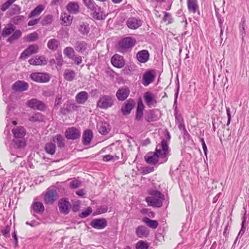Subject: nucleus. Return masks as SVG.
Listing matches in <instances>:
<instances>
[{
    "mask_svg": "<svg viewBox=\"0 0 249 249\" xmlns=\"http://www.w3.org/2000/svg\"><path fill=\"white\" fill-rule=\"evenodd\" d=\"M53 141L54 143L56 142L58 147H62L64 146V139L60 135H56L54 137Z\"/></svg>",
    "mask_w": 249,
    "mask_h": 249,
    "instance_id": "58836bf2",
    "label": "nucleus"
},
{
    "mask_svg": "<svg viewBox=\"0 0 249 249\" xmlns=\"http://www.w3.org/2000/svg\"><path fill=\"white\" fill-rule=\"evenodd\" d=\"M155 72L154 71H149L143 75L142 84L145 86H147L153 82L155 78Z\"/></svg>",
    "mask_w": 249,
    "mask_h": 249,
    "instance_id": "4468645a",
    "label": "nucleus"
},
{
    "mask_svg": "<svg viewBox=\"0 0 249 249\" xmlns=\"http://www.w3.org/2000/svg\"><path fill=\"white\" fill-rule=\"evenodd\" d=\"M27 105L34 109L43 110L45 108V105L41 101L36 99H32L27 103Z\"/></svg>",
    "mask_w": 249,
    "mask_h": 249,
    "instance_id": "6e6552de",
    "label": "nucleus"
},
{
    "mask_svg": "<svg viewBox=\"0 0 249 249\" xmlns=\"http://www.w3.org/2000/svg\"><path fill=\"white\" fill-rule=\"evenodd\" d=\"M74 47L77 51L83 53L87 49V44L84 41H77L74 45Z\"/></svg>",
    "mask_w": 249,
    "mask_h": 249,
    "instance_id": "7c9ffc66",
    "label": "nucleus"
},
{
    "mask_svg": "<svg viewBox=\"0 0 249 249\" xmlns=\"http://www.w3.org/2000/svg\"><path fill=\"white\" fill-rule=\"evenodd\" d=\"M142 23V21L139 18L131 17L127 19L126 25L131 29H136L140 27Z\"/></svg>",
    "mask_w": 249,
    "mask_h": 249,
    "instance_id": "9d476101",
    "label": "nucleus"
},
{
    "mask_svg": "<svg viewBox=\"0 0 249 249\" xmlns=\"http://www.w3.org/2000/svg\"><path fill=\"white\" fill-rule=\"evenodd\" d=\"M59 45L58 40L55 39H51L48 41L47 46L48 48L52 50H56Z\"/></svg>",
    "mask_w": 249,
    "mask_h": 249,
    "instance_id": "4c0bfd02",
    "label": "nucleus"
},
{
    "mask_svg": "<svg viewBox=\"0 0 249 249\" xmlns=\"http://www.w3.org/2000/svg\"><path fill=\"white\" fill-rule=\"evenodd\" d=\"M43 120V117L40 113H35L29 118V121L32 122H41Z\"/></svg>",
    "mask_w": 249,
    "mask_h": 249,
    "instance_id": "79ce46f5",
    "label": "nucleus"
},
{
    "mask_svg": "<svg viewBox=\"0 0 249 249\" xmlns=\"http://www.w3.org/2000/svg\"><path fill=\"white\" fill-rule=\"evenodd\" d=\"M80 184L81 182L80 181L78 180H73L71 181L70 186L72 188H76L80 186Z\"/></svg>",
    "mask_w": 249,
    "mask_h": 249,
    "instance_id": "864d4df0",
    "label": "nucleus"
},
{
    "mask_svg": "<svg viewBox=\"0 0 249 249\" xmlns=\"http://www.w3.org/2000/svg\"><path fill=\"white\" fill-rule=\"evenodd\" d=\"M71 59L73 60L77 65H79L82 63V58L80 56L74 55L73 58Z\"/></svg>",
    "mask_w": 249,
    "mask_h": 249,
    "instance_id": "4d7b16f0",
    "label": "nucleus"
},
{
    "mask_svg": "<svg viewBox=\"0 0 249 249\" xmlns=\"http://www.w3.org/2000/svg\"><path fill=\"white\" fill-rule=\"evenodd\" d=\"M144 98L146 105L149 107H155L157 104L153 94L149 91L146 92L144 95Z\"/></svg>",
    "mask_w": 249,
    "mask_h": 249,
    "instance_id": "6ab92c4d",
    "label": "nucleus"
},
{
    "mask_svg": "<svg viewBox=\"0 0 249 249\" xmlns=\"http://www.w3.org/2000/svg\"><path fill=\"white\" fill-rule=\"evenodd\" d=\"M200 142H201L202 143V148L204 151V154L206 156L207 154V148L204 139L201 138Z\"/></svg>",
    "mask_w": 249,
    "mask_h": 249,
    "instance_id": "13d9d810",
    "label": "nucleus"
},
{
    "mask_svg": "<svg viewBox=\"0 0 249 249\" xmlns=\"http://www.w3.org/2000/svg\"><path fill=\"white\" fill-rule=\"evenodd\" d=\"M12 132L14 135L13 143L14 147L18 149L24 147L26 142L24 137L26 135V130L24 127L21 126L14 127L12 129Z\"/></svg>",
    "mask_w": 249,
    "mask_h": 249,
    "instance_id": "f257e3e1",
    "label": "nucleus"
},
{
    "mask_svg": "<svg viewBox=\"0 0 249 249\" xmlns=\"http://www.w3.org/2000/svg\"><path fill=\"white\" fill-rule=\"evenodd\" d=\"M136 234L140 238L146 237L149 234V231L146 227L140 226L136 229Z\"/></svg>",
    "mask_w": 249,
    "mask_h": 249,
    "instance_id": "393cba45",
    "label": "nucleus"
},
{
    "mask_svg": "<svg viewBox=\"0 0 249 249\" xmlns=\"http://www.w3.org/2000/svg\"><path fill=\"white\" fill-rule=\"evenodd\" d=\"M89 24L85 23H81L79 27V31L83 35H87L89 32Z\"/></svg>",
    "mask_w": 249,
    "mask_h": 249,
    "instance_id": "37998d69",
    "label": "nucleus"
},
{
    "mask_svg": "<svg viewBox=\"0 0 249 249\" xmlns=\"http://www.w3.org/2000/svg\"><path fill=\"white\" fill-rule=\"evenodd\" d=\"M90 225L94 229L102 230L107 226V222L105 218L95 219L91 222Z\"/></svg>",
    "mask_w": 249,
    "mask_h": 249,
    "instance_id": "ddd939ff",
    "label": "nucleus"
},
{
    "mask_svg": "<svg viewBox=\"0 0 249 249\" xmlns=\"http://www.w3.org/2000/svg\"><path fill=\"white\" fill-rule=\"evenodd\" d=\"M58 207L60 212L66 214L69 212L71 204L66 199H61L59 201Z\"/></svg>",
    "mask_w": 249,
    "mask_h": 249,
    "instance_id": "dca6fc26",
    "label": "nucleus"
},
{
    "mask_svg": "<svg viewBox=\"0 0 249 249\" xmlns=\"http://www.w3.org/2000/svg\"><path fill=\"white\" fill-rule=\"evenodd\" d=\"M143 115V111H137L136 115V119L138 120H141Z\"/></svg>",
    "mask_w": 249,
    "mask_h": 249,
    "instance_id": "69168bd1",
    "label": "nucleus"
},
{
    "mask_svg": "<svg viewBox=\"0 0 249 249\" xmlns=\"http://www.w3.org/2000/svg\"><path fill=\"white\" fill-rule=\"evenodd\" d=\"M15 30V27L12 24L7 25L3 30L2 35L6 36L10 35Z\"/></svg>",
    "mask_w": 249,
    "mask_h": 249,
    "instance_id": "72a5a7b5",
    "label": "nucleus"
},
{
    "mask_svg": "<svg viewBox=\"0 0 249 249\" xmlns=\"http://www.w3.org/2000/svg\"><path fill=\"white\" fill-rule=\"evenodd\" d=\"M13 9L14 11L13 14H18L20 12V8L18 6L15 5L14 6Z\"/></svg>",
    "mask_w": 249,
    "mask_h": 249,
    "instance_id": "774afa93",
    "label": "nucleus"
},
{
    "mask_svg": "<svg viewBox=\"0 0 249 249\" xmlns=\"http://www.w3.org/2000/svg\"><path fill=\"white\" fill-rule=\"evenodd\" d=\"M44 9L45 6L43 5H38L31 12L29 18H33L39 16Z\"/></svg>",
    "mask_w": 249,
    "mask_h": 249,
    "instance_id": "c85d7f7f",
    "label": "nucleus"
},
{
    "mask_svg": "<svg viewBox=\"0 0 249 249\" xmlns=\"http://www.w3.org/2000/svg\"><path fill=\"white\" fill-rule=\"evenodd\" d=\"M63 75L65 80L68 81H71L75 78L76 73L74 71L70 69H67L64 71Z\"/></svg>",
    "mask_w": 249,
    "mask_h": 249,
    "instance_id": "c756f323",
    "label": "nucleus"
},
{
    "mask_svg": "<svg viewBox=\"0 0 249 249\" xmlns=\"http://www.w3.org/2000/svg\"><path fill=\"white\" fill-rule=\"evenodd\" d=\"M39 21L38 19H35L30 20L28 23V25L31 26L36 24Z\"/></svg>",
    "mask_w": 249,
    "mask_h": 249,
    "instance_id": "e2e57ef3",
    "label": "nucleus"
},
{
    "mask_svg": "<svg viewBox=\"0 0 249 249\" xmlns=\"http://www.w3.org/2000/svg\"><path fill=\"white\" fill-rule=\"evenodd\" d=\"M175 118L176 124L183 122V119L181 118V115L178 114V113L175 114Z\"/></svg>",
    "mask_w": 249,
    "mask_h": 249,
    "instance_id": "0e129e2a",
    "label": "nucleus"
},
{
    "mask_svg": "<svg viewBox=\"0 0 249 249\" xmlns=\"http://www.w3.org/2000/svg\"><path fill=\"white\" fill-rule=\"evenodd\" d=\"M129 89L126 87H123L120 88L116 92V97L120 101H124L128 96L129 94Z\"/></svg>",
    "mask_w": 249,
    "mask_h": 249,
    "instance_id": "2eb2a0df",
    "label": "nucleus"
},
{
    "mask_svg": "<svg viewBox=\"0 0 249 249\" xmlns=\"http://www.w3.org/2000/svg\"><path fill=\"white\" fill-rule=\"evenodd\" d=\"M15 0H8L1 5L0 7L1 10L2 11H5L10 7V6L15 1Z\"/></svg>",
    "mask_w": 249,
    "mask_h": 249,
    "instance_id": "09e8293b",
    "label": "nucleus"
},
{
    "mask_svg": "<svg viewBox=\"0 0 249 249\" xmlns=\"http://www.w3.org/2000/svg\"><path fill=\"white\" fill-rule=\"evenodd\" d=\"M67 9L70 13L76 14L79 12V6L76 2H70L67 5Z\"/></svg>",
    "mask_w": 249,
    "mask_h": 249,
    "instance_id": "bb28decb",
    "label": "nucleus"
},
{
    "mask_svg": "<svg viewBox=\"0 0 249 249\" xmlns=\"http://www.w3.org/2000/svg\"><path fill=\"white\" fill-rule=\"evenodd\" d=\"M88 93L86 91H81L76 96V101L80 104H84L88 99Z\"/></svg>",
    "mask_w": 249,
    "mask_h": 249,
    "instance_id": "a878e982",
    "label": "nucleus"
},
{
    "mask_svg": "<svg viewBox=\"0 0 249 249\" xmlns=\"http://www.w3.org/2000/svg\"><path fill=\"white\" fill-rule=\"evenodd\" d=\"M142 221L152 229H156L158 226V223L156 220H151L148 217L143 218Z\"/></svg>",
    "mask_w": 249,
    "mask_h": 249,
    "instance_id": "f704fd0d",
    "label": "nucleus"
},
{
    "mask_svg": "<svg viewBox=\"0 0 249 249\" xmlns=\"http://www.w3.org/2000/svg\"><path fill=\"white\" fill-rule=\"evenodd\" d=\"M26 224L31 227H35L39 224V223L35 221H32L31 222L27 221Z\"/></svg>",
    "mask_w": 249,
    "mask_h": 249,
    "instance_id": "338daca9",
    "label": "nucleus"
},
{
    "mask_svg": "<svg viewBox=\"0 0 249 249\" xmlns=\"http://www.w3.org/2000/svg\"><path fill=\"white\" fill-rule=\"evenodd\" d=\"M149 245L146 241H139L136 244V249H148Z\"/></svg>",
    "mask_w": 249,
    "mask_h": 249,
    "instance_id": "c03bdc74",
    "label": "nucleus"
},
{
    "mask_svg": "<svg viewBox=\"0 0 249 249\" xmlns=\"http://www.w3.org/2000/svg\"><path fill=\"white\" fill-rule=\"evenodd\" d=\"M135 43V39L131 37H127L120 41L119 45L121 49H127L132 47Z\"/></svg>",
    "mask_w": 249,
    "mask_h": 249,
    "instance_id": "0eeeda50",
    "label": "nucleus"
},
{
    "mask_svg": "<svg viewBox=\"0 0 249 249\" xmlns=\"http://www.w3.org/2000/svg\"><path fill=\"white\" fill-rule=\"evenodd\" d=\"M65 135L68 139L75 140L80 137V132L78 129L71 127L66 130Z\"/></svg>",
    "mask_w": 249,
    "mask_h": 249,
    "instance_id": "f8f14e48",
    "label": "nucleus"
},
{
    "mask_svg": "<svg viewBox=\"0 0 249 249\" xmlns=\"http://www.w3.org/2000/svg\"><path fill=\"white\" fill-rule=\"evenodd\" d=\"M98 129L100 133L102 135L107 134L110 130L109 124L106 122H100L98 124Z\"/></svg>",
    "mask_w": 249,
    "mask_h": 249,
    "instance_id": "b1692460",
    "label": "nucleus"
},
{
    "mask_svg": "<svg viewBox=\"0 0 249 249\" xmlns=\"http://www.w3.org/2000/svg\"><path fill=\"white\" fill-rule=\"evenodd\" d=\"M72 18V17L65 13H62L61 16V19L66 26L70 25L71 23Z\"/></svg>",
    "mask_w": 249,
    "mask_h": 249,
    "instance_id": "473e14b6",
    "label": "nucleus"
},
{
    "mask_svg": "<svg viewBox=\"0 0 249 249\" xmlns=\"http://www.w3.org/2000/svg\"><path fill=\"white\" fill-rule=\"evenodd\" d=\"M226 113L228 116V122H227V125H229L230 124L231 120V111H230V108L229 107H226Z\"/></svg>",
    "mask_w": 249,
    "mask_h": 249,
    "instance_id": "680f3d73",
    "label": "nucleus"
},
{
    "mask_svg": "<svg viewBox=\"0 0 249 249\" xmlns=\"http://www.w3.org/2000/svg\"><path fill=\"white\" fill-rule=\"evenodd\" d=\"M21 35V32L19 30L15 31L13 35L9 37L8 39V41L10 42H12L14 40L18 38Z\"/></svg>",
    "mask_w": 249,
    "mask_h": 249,
    "instance_id": "49530a36",
    "label": "nucleus"
},
{
    "mask_svg": "<svg viewBox=\"0 0 249 249\" xmlns=\"http://www.w3.org/2000/svg\"><path fill=\"white\" fill-rule=\"evenodd\" d=\"M92 138V133L90 130H86L83 137V142L85 145H88Z\"/></svg>",
    "mask_w": 249,
    "mask_h": 249,
    "instance_id": "2f4dec72",
    "label": "nucleus"
},
{
    "mask_svg": "<svg viewBox=\"0 0 249 249\" xmlns=\"http://www.w3.org/2000/svg\"><path fill=\"white\" fill-rule=\"evenodd\" d=\"M91 208L90 207H88L85 211L82 212V213L80 214V216L82 218H85L89 216L91 213Z\"/></svg>",
    "mask_w": 249,
    "mask_h": 249,
    "instance_id": "3c124183",
    "label": "nucleus"
},
{
    "mask_svg": "<svg viewBox=\"0 0 249 249\" xmlns=\"http://www.w3.org/2000/svg\"><path fill=\"white\" fill-rule=\"evenodd\" d=\"M66 108L68 111H72L75 110L77 108V106L75 104L68 103L66 104Z\"/></svg>",
    "mask_w": 249,
    "mask_h": 249,
    "instance_id": "8fccbe9b",
    "label": "nucleus"
},
{
    "mask_svg": "<svg viewBox=\"0 0 249 249\" xmlns=\"http://www.w3.org/2000/svg\"><path fill=\"white\" fill-rule=\"evenodd\" d=\"M32 209L36 213H42L44 210L43 204L39 202H35L32 204Z\"/></svg>",
    "mask_w": 249,
    "mask_h": 249,
    "instance_id": "e433bc0d",
    "label": "nucleus"
},
{
    "mask_svg": "<svg viewBox=\"0 0 249 249\" xmlns=\"http://www.w3.org/2000/svg\"><path fill=\"white\" fill-rule=\"evenodd\" d=\"M30 77L33 81L37 83H47L50 80V74L44 72H33Z\"/></svg>",
    "mask_w": 249,
    "mask_h": 249,
    "instance_id": "39448f33",
    "label": "nucleus"
},
{
    "mask_svg": "<svg viewBox=\"0 0 249 249\" xmlns=\"http://www.w3.org/2000/svg\"><path fill=\"white\" fill-rule=\"evenodd\" d=\"M64 54L70 59L73 58L75 55V52L71 47H66L64 50Z\"/></svg>",
    "mask_w": 249,
    "mask_h": 249,
    "instance_id": "a19ab883",
    "label": "nucleus"
},
{
    "mask_svg": "<svg viewBox=\"0 0 249 249\" xmlns=\"http://www.w3.org/2000/svg\"><path fill=\"white\" fill-rule=\"evenodd\" d=\"M150 196L146 197L145 201L149 206L160 207L162 206L163 195L158 191L152 190L149 192Z\"/></svg>",
    "mask_w": 249,
    "mask_h": 249,
    "instance_id": "7ed1b4c3",
    "label": "nucleus"
},
{
    "mask_svg": "<svg viewBox=\"0 0 249 249\" xmlns=\"http://www.w3.org/2000/svg\"><path fill=\"white\" fill-rule=\"evenodd\" d=\"M246 217L245 216H244L243 218L241 229L238 233V236H239L240 235H242L244 233L245 230V228L244 227V224H245V223L246 221Z\"/></svg>",
    "mask_w": 249,
    "mask_h": 249,
    "instance_id": "5fc2aeb1",
    "label": "nucleus"
},
{
    "mask_svg": "<svg viewBox=\"0 0 249 249\" xmlns=\"http://www.w3.org/2000/svg\"><path fill=\"white\" fill-rule=\"evenodd\" d=\"M28 88V83L22 81H18L13 85V89L15 91H25Z\"/></svg>",
    "mask_w": 249,
    "mask_h": 249,
    "instance_id": "4be33fe9",
    "label": "nucleus"
},
{
    "mask_svg": "<svg viewBox=\"0 0 249 249\" xmlns=\"http://www.w3.org/2000/svg\"><path fill=\"white\" fill-rule=\"evenodd\" d=\"M25 17L23 16H17L13 18V22L15 24H18L20 21L23 20Z\"/></svg>",
    "mask_w": 249,
    "mask_h": 249,
    "instance_id": "603ef678",
    "label": "nucleus"
},
{
    "mask_svg": "<svg viewBox=\"0 0 249 249\" xmlns=\"http://www.w3.org/2000/svg\"><path fill=\"white\" fill-rule=\"evenodd\" d=\"M144 159L146 162L148 164L152 165L161 164L160 163V159L155 152L147 153L144 157Z\"/></svg>",
    "mask_w": 249,
    "mask_h": 249,
    "instance_id": "1a4fd4ad",
    "label": "nucleus"
},
{
    "mask_svg": "<svg viewBox=\"0 0 249 249\" xmlns=\"http://www.w3.org/2000/svg\"><path fill=\"white\" fill-rule=\"evenodd\" d=\"M114 103V100L111 96L103 95L100 97L97 103V106L102 109H107L111 107Z\"/></svg>",
    "mask_w": 249,
    "mask_h": 249,
    "instance_id": "20e7f679",
    "label": "nucleus"
},
{
    "mask_svg": "<svg viewBox=\"0 0 249 249\" xmlns=\"http://www.w3.org/2000/svg\"><path fill=\"white\" fill-rule=\"evenodd\" d=\"M187 6L190 13H195L198 9V5L196 0H188Z\"/></svg>",
    "mask_w": 249,
    "mask_h": 249,
    "instance_id": "cd10ccee",
    "label": "nucleus"
},
{
    "mask_svg": "<svg viewBox=\"0 0 249 249\" xmlns=\"http://www.w3.org/2000/svg\"><path fill=\"white\" fill-rule=\"evenodd\" d=\"M114 159V157L110 155H107L103 157V160L104 161H109Z\"/></svg>",
    "mask_w": 249,
    "mask_h": 249,
    "instance_id": "052dcab7",
    "label": "nucleus"
},
{
    "mask_svg": "<svg viewBox=\"0 0 249 249\" xmlns=\"http://www.w3.org/2000/svg\"><path fill=\"white\" fill-rule=\"evenodd\" d=\"M144 109L143 104L141 100H140L138 103V106L137 111H143Z\"/></svg>",
    "mask_w": 249,
    "mask_h": 249,
    "instance_id": "bf43d9fd",
    "label": "nucleus"
},
{
    "mask_svg": "<svg viewBox=\"0 0 249 249\" xmlns=\"http://www.w3.org/2000/svg\"><path fill=\"white\" fill-rule=\"evenodd\" d=\"M137 58L138 60L141 63L146 62L149 57V53L148 51L143 50L139 51L137 54Z\"/></svg>",
    "mask_w": 249,
    "mask_h": 249,
    "instance_id": "412c9836",
    "label": "nucleus"
},
{
    "mask_svg": "<svg viewBox=\"0 0 249 249\" xmlns=\"http://www.w3.org/2000/svg\"><path fill=\"white\" fill-rule=\"evenodd\" d=\"M10 231V227L7 226L5 227V228L4 230L2 231V233L5 237H9Z\"/></svg>",
    "mask_w": 249,
    "mask_h": 249,
    "instance_id": "6e6d98bb",
    "label": "nucleus"
},
{
    "mask_svg": "<svg viewBox=\"0 0 249 249\" xmlns=\"http://www.w3.org/2000/svg\"><path fill=\"white\" fill-rule=\"evenodd\" d=\"M55 145L53 142H48L46 144L45 150L46 152L51 155H54L55 152Z\"/></svg>",
    "mask_w": 249,
    "mask_h": 249,
    "instance_id": "c9c22d12",
    "label": "nucleus"
},
{
    "mask_svg": "<svg viewBox=\"0 0 249 249\" xmlns=\"http://www.w3.org/2000/svg\"><path fill=\"white\" fill-rule=\"evenodd\" d=\"M38 50V48L37 45H31L21 54L20 57L22 59H25L30 55L37 53Z\"/></svg>",
    "mask_w": 249,
    "mask_h": 249,
    "instance_id": "f3484780",
    "label": "nucleus"
},
{
    "mask_svg": "<svg viewBox=\"0 0 249 249\" xmlns=\"http://www.w3.org/2000/svg\"><path fill=\"white\" fill-rule=\"evenodd\" d=\"M38 38V34L36 32H34L28 35L25 37V40L28 42H31L36 40Z\"/></svg>",
    "mask_w": 249,
    "mask_h": 249,
    "instance_id": "a18cd8bd",
    "label": "nucleus"
},
{
    "mask_svg": "<svg viewBox=\"0 0 249 249\" xmlns=\"http://www.w3.org/2000/svg\"><path fill=\"white\" fill-rule=\"evenodd\" d=\"M155 152L160 159V163L167 161L170 154L168 143L165 140H162L161 143L157 145Z\"/></svg>",
    "mask_w": 249,
    "mask_h": 249,
    "instance_id": "f03ea898",
    "label": "nucleus"
},
{
    "mask_svg": "<svg viewBox=\"0 0 249 249\" xmlns=\"http://www.w3.org/2000/svg\"><path fill=\"white\" fill-rule=\"evenodd\" d=\"M92 12L93 18L97 20L104 19L107 16V14H106L98 6L92 10Z\"/></svg>",
    "mask_w": 249,
    "mask_h": 249,
    "instance_id": "a211bd4d",
    "label": "nucleus"
},
{
    "mask_svg": "<svg viewBox=\"0 0 249 249\" xmlns=\"http://www.w3.org/2000/svg\"><path fill=\"white\" fill-rule=\"evenodd\" d=\"M28 62L32 65H45L47 63V60L43 56H36L35 58L29 59Z\"/></svg>",
    "mask_w": 249,
    "mask_h": 249,
    "instance_id": "aec40b11",
    "label": "nucleus"
},
{
    "mask_svg": "<svg viewBox=\"0 0 249 249\" xmlns=\"http://www.w3.org/2000/svg\"><path fill=\"white\" fill-rule=\"evenodd\" d=\"M134 106V102L132 100H129L122 107V112L124 115H127L130 113Z\"/></svg>",
    "mask_w": 249,
    "mask_h": 249,
    "instance_id": "5701e85b",
    "label": "nucleus"
},
{
    "mask_svg": "<svg viewBox=\"0 0 249 249\" xmlns=\"http://www.w3.org/2000/svg\"><path fill=\"white\" fill-rule=\"evenodd\" d=\"M53 18L52 15L46 16L42 21V24L44 26L50 24L53 21Z\"/></svg>",
    "mask_w": 249,
    "mask_h": 249,
    "instance_id": "de8ad7c7",
    "label": "nucleus"
},
{
    "mask_svg": "<svg viewBox=\"0 0 249 249\" xmlns=\"http://www.w3.org/2000/svg\"><path fill=\"white\" fill-rule=\"evenodd\" d=\"M111 64L117 68H123L125 64V61L122 56L119 54H114L111 59Z\"/></svg>",
    "mask_w": 249,
    "mask_h": 249,
    "instance_id": "9b49d317",
    "label": "nucleus"
},
{
    "mask_svg": "<svg viewBox=\"0 0 249 249\" xmlns=\"http://www.w3.org/2000/svg\"><path fill=\"white\" fill-rule=\"evenodd\" d=\"M83 1L85 6L91 11L98 6L93 0H83Z\"/></svg>",
    "mask_w": 249,
    "mask_h": 249,
    "instance_id": "ea45409f",
    "label": "nucleus"
},
{
    "mask_svg": "<svg viewBox=\"0 0 249 249\" xmlns=\"http://www.w3.org/2000/svg\"><path fill=\"white\" fill-rule=\"evenodd\" d=\"M57 198V194L55 190H48L45 195L44 201L47 204H52Z\"/></svg>",
    "mask_w": 249,
    "mask_h": 249,
    "instance_id": "423d86ee",
    "label": "nucleus"
}]
</instances>
